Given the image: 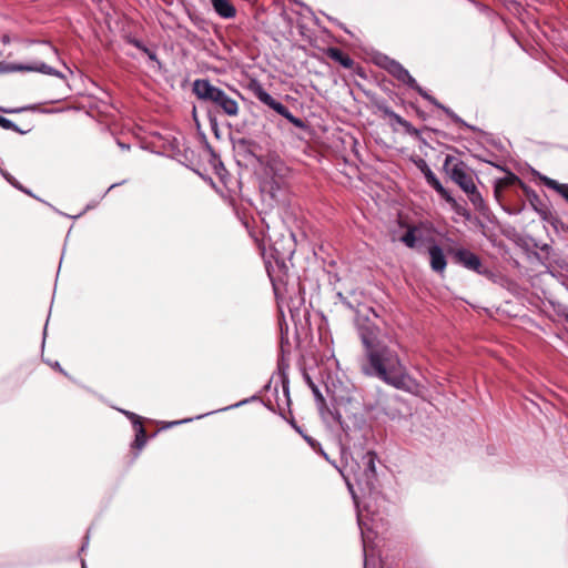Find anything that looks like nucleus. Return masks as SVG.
<instances>
[{"mask_svg":"<svg viewBox=\"0 0 568 568\" xmlns=\"http://www.w3.org/2000/svg\"><path fill=\"white\" fill-rule=\"evenodd\" d=\"M260 166L256 174L260 180V191L276 204H286L292 192V171L276 154L257 158Z\"/></svg>","mask_w":568,"mask_h":568,"instance_id":"3","label":"nucleus"},{"mask_svg":"<svg viewBox=\"0 0 568 568\" xmlns=\"http://www.w3.org/2000/svg\"><path fill=\"white\" fill-rule=\"evenodd\" d=\"M0 126L6 130H12L16 132H21L18 126L9 119L0 115Z\"/></svg>","mask_w":568,"mask_h":568,"instance_id":"28","label":"nucleus"},{"mask_svg":"<svg viewBox=\"0 0 568 568\" xmlns=\"http://www.w3.org/2000/svg\"><path fill=\"white\" fill-rule=\"evenodd\" d=\"M119 145H120L122 149H128V146H126L125 144L119 143Z\"/></svg>","mask_w":568,"mask_h":568,"instance_id":"41","label":"nucleus"},{"mask_svg":"<svg viewBox=\"0 0 568 568\" xmlns=\"http://www.w3.org/2000/svg\"><path fill=\"white\" fill-rule=\"evenodd\" d=\"M306 377V381H307V384L310 385V387L313 389V387H317L313 381L311 379V377L308 375H305Z\"/></svg>","mask_w":568,"mask_h":568,"instance_id":"36","label":"nucleus"},{"mask_svg":"<svg viewBox=\"0 0 568 568\" xmlns=\"http://www.w3.org/2000/svg\"><path fill=\"white\" fill-rule=\"evenodd\" d=\"M432 131L442 136L446 135L443 131H439V130H432Z\"/></svg>","mask_w":568,"mask_h":568,"instance_id":"38","label":"nucleus"},{"mask_svg":"<svg viewBox=\"0 0 568 568\" xmlns=\"http://www.w3.org/2000/svg\"><path fill=\"white\" fill-rule=\"evenodd\" d=\"M276 402H278V407H276V412L280 416H282L285 420H287L298 433H301V428L294 419L291 410V397H290V381L287 379L283 385V388L278 392L276 396Z\"/></svg>","mask_w":568,"mask_h":568,"instance_id":"13","label":"nucleus"},{"mask_svg":"<svg viewBox=\"0 0 568 568\" xmlns=\"http://www.w3.org/2000/svg\"><path fill=\"white\" fill-rule=\"evenodd\" d=\"M428 255L430 268L438 274H444L447 266V260L443 248L438 244L434 243L428 247Z\"/></svg>","mask_w":568,"mask_h":568,"instance_id":"15","label":"nucleus"},{"mask_svg":"<svg viewBox=\"0 0 568 568\" xmlns=\"http://www.w3.org/2000/svg\"><path fill=\"white\" fill-rule=\"evenodd\" d=\"M0 174L11 184L13 185L14 187H17L18 190L24 192L26 194L28 195H31L32 196V193L30 190L28 189H24L12 175H10L7 171H4L1 166H0Z\"/></svg>","mask_w":568,"mask_h":568,"instance_id":"27","label":"nucleus"},{"mask_svg":"<svg viewBox=\"0 0 568 568\" xmlns=\"http://www.w3.org/2000/svg\"><path fill=\"white\" fill-rule=\"evenodd\" d=\"M540 181L547 187L555 190L558 194H560L568 202V184H560L556 180H552L548 176H540Z\"/></svg>","mask_w":568,"mask_h":568,"instance_id":"23","label":"nucleus"},{"mask_svg":"<svg viewBox=\"0 0 568 568\" xmlns=\"http://www.w3.org/2000/svg\"><path fill=\"white\" fill-rule=\"evenodd\" d=\"M417 166L423 172L427 183L440 195L442 193H445L446 189L443 186L440 181L437 179V176L434 174V172L430 170V168L427 165V163L419 159L417 162Z\"/></svg>","mask_w":568,"mask_h":568,"instance_id":"20","label":"nucleus"},{"mask_svg":"<svg viewBox=\"0 0 568 568\" xmlns=\"http://www.w3.org/2000/svg\"><path fill=\"white\" fill-rule=\"evenodd\" d=\"M287 375L284 373H278L273 375L267 384L263 386V389L258 395L251 396V403H258L267 407L271 412L275 413L276 407H278V402H276V396L278 392L283 388V385L287 381Z\"/></svg>","mask_w":568,"mask_h":568,"instance_id":"8","label":"nucleus"},{"mask_svg":"<svg viewBox=\"0 0 568 568\" xmlns=\"http://www.w3.org/2000/svg\"><path fill=\"white\" fill-rule=\"evenodd\" d=\"M307 439V442H310L312 445H313V442L310 437H305Z\"/></svg>","mask_w":568,"mask_h":568,"instance_id":"44","label":"nucleus"},{"mask_svg":"<svg viewBox=\"0 0 568 568\" xmlns=\"http://www.w3.org/2000/svg\"><path fill=\"white\" fill-rule=\"evenodd\" d=\"M81 566H82V568H87V565H85L84 560H82Z\"/></svg>","mask_w":568,"mask_h":568,"instance_id":"43","label":"nucleus"},{"mask_svg":"<svg viewBox=\"0 0 568 568\" xmlns=\"http://www.w3.org/2000/svg\"><path fill=\"white\" fill-rule=\"evenodd\" d=\"M448 254L453 257L454 263L473 271L479 275H487L489 271L484 266L480 257L465 247L449 248Z\"/></svg>","mask_w":568,"mask_h":568,"instance_id":"11","label":"nucleus"},{"mask_svg":"<svg viewBox=\"0 0 568 568\" xmlns=\"http://www.w3.org/2000/svg\"><path fill=\"white\" fill-rule=\"evenodd\" d=\"M376 459V453L367 450L362 454L361 462L356 463L357 469H354L353 465L351 466L354 480L363 490H367L368 493L375 489L377 481Z\"/></svg>","mask_w":568,"mask_h":568,"instance_id":"6","label":"nucleus"},{"mask_svg":"<svg viewBox=\"0 0 568 568\" xmlns=\"http://www.w3.org/2000/svg\"><path fill=\"white\" fill-rule=\"evenodd\" d=\"M251 92L254 93L261 103L285 118L294 126L300 129L305 126L303 120L293 115L284 104L267 93L262 84L254 79H251Z\"/></svg>","mask_w":568,"mask_h":568,"instance_id":"7","label":"nucleus"},{"mask_svg":"<svg viewBox=\"0 0 568 568\" xmlns=\"http://www.w3.org/2000/svg\"><path fill=\"white\" fill-rule=\"evenodd\" d=\"M53 367L57 368L59 372L65 374L64 371L62 369V367L60 366V364L58 362L54 363Z\"/></svg>","mask_w":568,"mask_h":568,"instance_id":"37","label":"nucleus"},{"mask_svg":"<svg viewBox=\"0 0 568 568\" xmlns=\"http://www.w3.org/2000/svg\"><path fill=\"white\" fill-rule=\"evenodd\" d=\"M313 393H314V395L316 396V398H318V399H321V400H323V399H324V398H323V396H322V394H321V392H320V389H318L317 387H313Z\"/></svg>","mask_w":568,"mask_h":568,"instance_id":"34","label":"nucleus"},{"mask_svg":"<svg viewBox=\"0 0 568 568\" xmlns=\"http://www.w3.org/2000/svg\"><path fill=\"white\" fill-rule=\"evenodd\" d=\"M440 197H443L450 205L452 210L456 214L463 216L466 220H470L471 214H470L469 210L465 205H462L460 203H458L456 201V199L452 196V194L448 192V190H446L445 193H442Z\"/></svg>","mask_w":568,"mask_h":568,"instance_id":"21","label":"nucleus"},{"mask_svg":"<svg viewBox=\"0 0 568 568\" xmlns=\"http://www.w3.org/2000/svg\"><path fill=\"white\" fill-rule=\"evenodd\" d=\"M251 241L264 261L280 316L284 317L285 311H287L292 321L297 324L301 322V308L305 302L303 287L298 282L291 280L285 258L274 255L271 248L267 252L264 235L257 236L251 232Z\"/></svg>","mask_w":568,"mask_h":568,"instance_id":"1","label":"nucleus"},{"mask_svg":"<svg viewBox=\"0 0 568 568\" xmlns=\"http://www.w3.org/2000/svg\"><path fill=\"white\" fill-rule=\"evenodd\" d=\"M416 114H417V116H418L419 119H422V120H426V116H427V115H426V113H425L424 111H422V110H419V109H416Z\"/></svg>","mask_w":568,"mask_h":568,"instance_id":"33","label":"nucleus"},{"mask_svg":"<svg viewBox=\"0 0 568 568\" xmlns=\"http://www.w3.org/2000/svg\"><path fill=\"white\" fill-rule=\"evenodd\" d=\"M231 141L233 144L236 162L240 165L245 163L248 159V140L246 135L239 130H232Z\"/></svg>","mask_w":568,"mask_h":568,"instance_id":"14","label":"nucleus"},{"mask_svg":"<svg viewBox=\"0 0 568 568\" xmlns=\"http://www.w3.org/2000/svg\"><path fill=\"white\" fill-rule=\"evenodd\" d=\"M566 322L568 323V314L565 316Z\"/></svg>","mask_w":568,"mask_h":568,"instance_id":"46","label":"nucleus"},{"mask_svg":"<svg viewBox=\"0 0 568 568\" xmlns=\"http://www.w3.org/2000/svg\"><path fill=\"white\" fill-rule=\"evenodd\" d=\"M85 538H87V540H85V542L82 545V547H81V551H83V550H84V548L88 546V536H87Z\"/></svg>","mask_w":568,"mask_h":568,"instance_id":"39","label":"nucleus"},{"mask_svg":"<svg viewBox=\"0 0 568 568\" xmlns=\"http://www.w3.org/2000/svg\"><path fill=\"white\" fill-rule=\"evenodd\" d=\"M496 183H498V185L501 186L503 189L508 187V186H513V185H519L520 189H523V184H525L513 172H507V174L504 178L496 180Z\"/></svg>","mask_w":568,"mask_h":568,"instance_id":"25","label":"nucleus"},{"mask_svg":"<svg viewBox=\"0 0 568 568\" xmlns=\"http://www.w3.org/2000/svg\"><path fill=\"white\" fill-rule=\"evenodd\" d=\"M215 12L222 18L229 19L235 16V8L229 0H211Z\"/></svg>","mask_w":568,"mask_h":568,"instance_id":"22","label":"nucleus"},{"mask_svg":"<svg viewBox=\"0 0 568 568\" xmlns=\"http://www.w3.org/2000/svg\"><path fill=\"white\" fill-rule=\"evenodd\" d=\"M324 53L345 69H352L355 64L351 55L337 47H328Z\"/></svg>","mask_w":568,"mask_h":568,"instance_id":"17","label":"nucleus"},{"mask_svg":"<svg viewBox=\"0 0 568 568\" xmlns=\"http://www.w3.org/2000/svg\"><path fill=\"white\" fill-rule=\"evenodd\" d=\"M236 214L239 216V219L242 221L243 225L245 227H248V222L247 220L245 219V214L241 215L240 211L236 209Z\"/></svg>","mask_w":568,"mask_h":568,"instance_id":"32","label":"nucleus"},{"mask_svg":"<svg viewBox=\"0 0 568 568\" xmlns=\"http://www.w3.org/2000/svg\"><path fill=\"white\" fill-rule=\"evenodd\" d=\"M374 106L377 109L378 112L382 113L384 118L389 119V125L394 131H396V128L394 125L398 124L404 129V132L406 134L415 138L422 143H426L425 139L422 136V130L416 129L415 126H413L410 122H408L403 116L394 112L384 100L374 101Z\"/></svg>","mask_w":568,"mask_h":568,"instance_id":"10","label":"nucleus"},{"mask_svg":"<svg viewBox=\"0 0 568 568\" xmlns=\"http://www.w3.org/2000/svg\"><path fill=\"white\" fill-rule=\"evenodd\" d=\"M417 232L418 229L416 226H408L406 233L400 237V242L404 243L407 247L414 248L417 243Z\"/></svg>","mask_w":568,"mask_h":568,"instance_id":"26","label":"nucleus"},{"mask_svg":"<svg viewBox=\"0 0 568 568\" xmlns=\"http://www.w3.org/2000/svg\"><path fill=\"white\" fill-rule=\"evenodd\" d=\"M357 332L364 346V352L382 344L378 339L379 327L374 322L369 321V318H357Z\"/></svg>","mask_w":568,"mask_h":568,"instance_id":"12","label":"nucleus"},{"mask_svg":"<svg viewBox=\"0 0 568 568\" xmlns=\"http://www.w3.org/2000/svg\"><path fill=\"white\" fill-rule=\"evenodd\" d=\"M443 169L449 179L463 191L475 184L467 164L454 155H446Z\"/></svg>","mask_w":568,"mask_h":568,"instance_id":"9","label":"nucleus"},{"mask_svg":"<svg viewBox=\"0 0 568 568\" xmlns=\"http://www.w3.org/2000/svg\"><path fill=\"white\" fill-rule=\"evenodd\" d=\"M464 192L467 194L468 200L474 205L475 210L478 211L483 216H488L490 212L489 207L486 204L485 200L483 199L477 186L474 184Z\"/></svg>","mask_w":568,"mask_h":568,"instance_id":"18","label":"nucleus"},{"mask_svg":"<svg viewBox=\"0 0 568 568\" xmlns=\"http://www.w3.org/2000/svg\"><path fill=\"white\" fill-rule=\"evenodd\" d=\"M43 49H44V51H45L43 54L49 53V54H51V55H53V57L58 58V50H57L54 47H52L51 44H47V43H45V44L43 45Z\"/></svg>","mask_w":568,"mask_h":568,"instance_id":"30","label":"nucleus"},{"mask_svg":"<svg viewBox=\"0 0 568 568\" xmlns=\"http://www.w3.org/2000/svg\"><path fill=\"white\" fill-rule=\"evenodd\" d=\"M124 415H126L132 422L135 429V440L134 445L136 448L141 449L146 443V434L145 429L140 420V417L134 413L128 410H121Z\"/></svg>","mask_w":568,"mask_h":568,"instance_id":"19","label":"nucleus"},{"mask_svg":"<svg viewBox=\"0 0 568 568\" xmlns=\"http://www.w3.org/2000/svg\"><path fill=\"white\" fill-rule=\"evenodd\" d=\"M116 185H118L116 183L111 184V186L109 187V190H108V191H110L111 189L115 187Z\"/></svg>","mask_w":568,"mask_h":568,"instance_id":"42","label":"nucleus"},{"mask_svg":"<svg viewBox=\"0 0 568 568\" xmlns=\"http://www.w3.org/2000/svg\"><path fill=\"white\" fill-rule=\"evenodd\" d=\"M524 193L526 194V196L528 197L530 204L532 205L534 210L537 211L544 219L546 217V211H542V210H539L537 204L540 202V199L538 196V194L530 187L528 186L526 183L523 184V189Z\"/></svg>","mask_w":568,"mask_h":568,"instance_id":"24","label":"nucleus"},{"mask_svg":"<svg viewBox=\"0 0 568 568\" xmlns=\"http://www.w3.org/2000/svg\"><path fill=\"white\" fill-rule=\"evenodd\" d=\"M11 71H34L40 72L48 75H53L58 78H64L61 72L49 67L43 62H33L31 64H14L10 68Z\"/></svg>","mask_w":568,"mask_h":568,"instance_id":"16","label":"nucleus"},{"mask_svg":"<svg viewBox=\"0 0 568 568\" xmlns=\"http://www.w3.org/2000/svg\"><path fill=\"white\" fill-rule=\"evenodd\" d=\"M246 402H247V399H243L240 403H237L235 406L244 405V404H246Z\"/></svg>","mask_w":568,"mask_h":568,"instance_id":"40","label":"nucleus"},{"mask_svg":"<svg viewBox=\"0 0 568 568\" xmlns=\"http://www.w3.org/2000/svg\"><path fill=\"white\" fill-rule=\"evenodd\" d=\"M0 110H1L2 112H4V113H13V112H20V111H22V109H16V110H12V109H2V108H1ZM23 110H26V109L23 108Z\"/></svg>","mask_w":568,"mask_h":568,"instance_id":"35","label":"nucleus"},{"mask_svg":"<svg viewBox=\"0 0 568 568\" xmlns=\"http://www.w3.org/2000/svg\"><path fill=\"white\" fill-rule=\"evenodd\" d=\"M383 68L396 80L407 85L409 89L416 91L423 99L427 100L437 109L444 111L446 115L459 126L468 128L474 130V126L467 124L460 116H458L452 109L442 104L435 97L429 94L426 90H424L417 81L410 75L409 71L404 68L398 61L394 59H385V63Z\"/></svg>","mask_w":568,"mask_h":568,"instance_id":"4","label":"nucleus"},{"mask_svg":"<svg viewBox=\"0 0 568 568\" xmlns=\"http://www.w3.org/2000/svg\"><path fill=\"white\" fill-rule=\"evenodd\" d=\"M504 189L501 186L498 185V183L495 182V185H494V195L497 200H499L500 195H501V191Z\"/></svg>","mask_w":568,"mask_h":568,"instance_id":"31","label":"nucleus"},{"mask_svg":"<svg viewBox=\"0 0 568 568\" xmlns=\"http://www.w3.org/2000/svg\"><path fill=\"white\" fill-rule=\"evenodd\" d=\"M362 373L377 377L396 389H407L410 382L399 355L385 344H379L364 352Z\"/></svg>","mask_w":568,"mask_h":568,"instance_id":"2","label":"nucleus"},{"mask_svg":"<svg viewBox=\"0 0 568 568\" xmlns=\"http://www.w3.org/2000/svg\"><path fill=\"white\" fill-rule=\"evenodd\" d=\"M193 92L200 100L213 103L216 108L223 110L225 114H237V102L226 92L213 85L209 80H195L193 83Z\"/></svg>","mask_w":568,"mask_h":568,"instance_id":"5","label":"nucleus"},{"mask_svg":"<svg viewBox=\"0 0 568 568\" xmlns=\"http://www.w3.org/2000/svg\"><path fill=\"white\" fill-rule=\"evenodd\" d=\"M135 45H136L140 50H142V51L148 55V58H149L150 60L155 61V62H158V63H159V60H158L156 54H155V52H154V51H152V50H150L149 48L144 47V45H143V44H141L139 41H136V42H135Z\"/></svg>","mask_w":568,"mask_h":568,"instance_id":"29","label":"nucleus"},{"mask_svg":"<svg viewBox=\"0 0 568 568\" xmlns=\"http://www.w3.org/2000/svg\"><path fill=\"white\" fill-rule=\"evenodd\" d=\"M180 423H181V422H173V423H171V425H178V424H180Z\"/></svg>","mask_w":568,"mask_h":568,"instance_id":"45","label":"nucleus"}]
</instances>
